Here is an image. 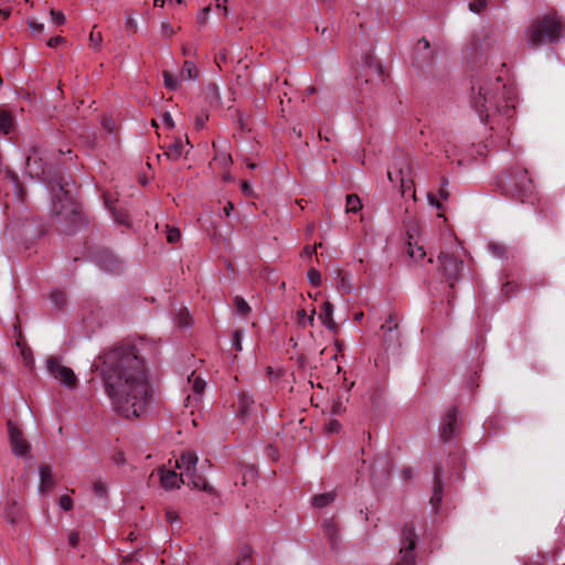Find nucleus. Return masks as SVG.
I'll list each match as a JSON object with an SVG mask.
<instances>
[{"label": "nucleus", "instance_id": "f257e3e1", "mask_svg": "<svg viewBox=\"0 0 565 565\" xmlns=\"http://www.w3.org/2000/svg\"><path fill=\"white\" fill-rule=\"evenodd\" d=\"M93 365L99 370L115 409L127 418L139 417L149 399V383L141 355H97Z\"/></svg>", "mask_w": 565, "mask_h": 565}, {"label": "nucleus", "instance_id": "f03ea898", "mask_svg": "<svg viewBox=\"0 0 565 565\" xmlns=\"http://www.w3.org/2000/svg\"><path fill=\"white\" fill-rule=\"evenodd\" d=\"M56 156L41 146H32L26 157L25 170L32 179L46 183L53 194L52 211L63 224L62 232L71 234L83 223V215L73 198V183L61 174Z\"/></svg>", "mask_w": 565, "mask_h": 565}, {"label": "nucleus", "instance_id": "7ed1b4c3", "mask_svg": "<svg viewBox=\"0 0 565 565\" xmlns=\"http://www.w3.org/2000/svg\"><path fill=\"white\" fill-rule=\"evenodd\" d=\"M470 104L481 121L497 114L509 119L515 111L513 89L503 84L500 76L494 81L482 79L473 83Z\"/></svg>", "mask_w": 565, "mask_h": 565}, {"label": "nucleus", "instance_id": "20e7f679", "mask_svg": "<svg viewBox=\"0 0 565 565\" xmlns=\"http://www.w3.org/2000/svg\"><path fill=\"white\" fill-rule=\"evenodd\" d=\"M564 32V21L557 12L537 17L525 29L526 43L532 49L558 42Z\"/></svg>", "mask_w": 565, "mask_h": 565}, {"label": "nucleus", "instance_id": "39448f33", "mask_svg": "<svg viewBox=\"0 0 565 565\" xmlns=\"http://www.w3.org/2000/svg\"><path fill=\"white\" fill-rule=\"evenodd\" d=\"M497 182L507 196L521 202H527L533 198L534 184L529 171L523 167L516 166L507 170L498 178Z\"/></svg>", "mask_w": 565, "mask_h": 565}, {"label": "nucleus", "instance_id": "423d86ee", "mask_svg": "<svg viewBox=\"0 0 565 565\" xmlns=\"http://www.w3.org/2000/svg\"><path fill=\"white\" fill-rule=\"evenodd\" d=\"M158 350V342L147 337L128 335L120 342H117L109 353H142L156 352Z\"/></svg>", "mask_w": 565, "mask_h": 565}, {"label": "nucleus", "instance_id": "0eeeda50", "mask_svg": "<svg viewBox=\"0 0 565 565\" xmlns=\"http://www.w3.org/2000/svg\"><path fill=\"white\" fill-rule=\"evenodd\" d=\"M89 257L104 270L118 274L122 269V263L107 248L85 246Z\"/></svg>", "mask_w": 565, "mask_h": 565}, {"label": "nucleus", "instance_id": "6e6552de", "mask_svg": "<svg viewBox=\"0 0 565 565\" xmlns=\"http://www.w3.org/2000/svg\"><path fill=\"white\" fill-rule=\"evenodd\" d=\"M416 533L413 523H406L402 530V541L399 555L401 558L397 565H414L415 564V547H416Z\"/></svg>", "mask_w": 565, "mask_h": 565}, {"label": "nucleus", "instance_id": "1a4fd4ad", "mask_svg": "<svg viewBox=\"0 0 565 565\" xmlns=\"http://www.w3.org/2000/svg\"><path fill=\"white\" fill-rule=\"evenodd\" d=\"M46 367L49 373L63 385L74 388L77 385V376L73 370L62 364V361L56 355H51L46 360Z\"/></svg>", "mask_w": 565, "mask_h": 565}, {"label": "nucleus", "instance_id": "9d476101", "mask_svg": "<svg viewBox=\"0 0 565 565\" xmlns=\"http://www.w3.org/2000/svg\"><path fill=\"white\" fill-rule=\"evenodd\" d=\"M439 271L449 281V287L454 288L455 281L459 279L463 263L454 255L441 253L438 256Z\"/></svg>", "mask_w": 565, "mask_h": 565}, {"label": "nucleus", "instance_id": "9b49d317", "mask_svg": "<svg viewBox=\"0 0 565 565\" xmlns=\"http://www.w3.org/2000/svg\"><path fill=\"white\" fill-rule=\"evenodd\" d=\"M383 330V342L385 345V351L395 352L402 347L401 343V332L398 329V323L395 321L393 316H390L388 320L382 324Z\"/></svg>", "mask_w": 565, "mask_h": 565}, {"label": "nucleus", "instance_id": "f8f14e48", "mask_svg": "<svg viewBox=\"0 0 565 565\" xmlns=\"http://www.w3.org/2000/svg\"><path fill=\"white\" fill-rule=\"evenodd\" d=\"M8 433L14 455L25 456L29 452L30 446L23 438L22 431L11 420L8 422Z\"/></svg>", "mask_w": 565, "mask_h": 565}, {"label": "nucleus", "instance_id": "ddd939ff", "mask_svg": "<svg viewBox=\"0 0 565 565\" xmlns=\"http://www.w3.org/2000/svg\"><path fill=\"white\" fill-rule=\"evenodd\" d=\"M105 321L106 311L102 307H92L83 317V324L88 333L95 332Z\"/></svg>", "mask_w": 565, "mask_h": 565}, {"label": "nucleus", "instance_id": "4468645a", "mask_svg": "<svg viewBox=\"0 0 565 565\" xmlns=\"http://www.w3.org/2000/svg\"><path fill=\"white\" fill-rule=\"evenodd\" d=\"M324 537L329 541L332 550H335L340 543L339 525L334 518H326L321 523Z\"/></svg>", "mask_w": 565, "mask_h": 565}, {"label": "nucleus", "instance_id": "2eb2a0df", "mask_svg": "<svg viewBox=\"0 0 565 565\" xmlns=\"http://www.w3.org/2000/svg\"><path fill=\"white\" fill-rule=\"evenodd\" d=\"M457 407H451L445 416V420L441 427V438L446 441L454 438L457 434Z\"/></svg>", "mask_w": 565, "mask_h": 565}, {"label": "nucleus", "instance_id": "dca6fc26", "mask_svg": "<svg viewBox=\"0 0 565 565\" xmlns=\"http://www.w3.org/2000/svg\"><path fill=\"white\" fill-rule=\"evenodd\" d=\"M160 483L166 490L180 488V484L188 483L183 473L178 475L174 470L160 469Z\"/></svg>", "mask_w": 565, "mask_h": 565}, {"label": "nucleus", "instance_id": "f3484780", "mask_svg": "<svg viewBox=\"0 0 565 565\" xmlns=\"http://www.w3.org/2000/svg\"><path fill=\"white\" fill-rule=\"evenodd\" d=\"M198 456L193 451L183 452L175 461V468L182 470L183 477L190 476L191 472L196 470Z\"/></svg>", "mask_w": 565, "mask_h": 565}, {"label": "nucleus", "instance_id": "a211bd4d", "mask_svg": "<svg viewBox=\"0 0 565 565\" xmlns=\"http://www.w3.org/2000/svg\"><path fill=\"white\" fill-rule=\"evenodd\" d=\"M254 398L247 392H241L237 398V415L241 419H245L252 413Z\"/></svg>", "mask_w": 565, "mask_h": 565}, {"label": "nucleus", "instance_id": "6ab92c4d", "mask_svg": "<svg viewBox=\"0 0 565 565\" xmlns=\"http://www.w3.org/2000/svg\"><path fill=\"white\" fill-rule=\"evenodd\" d=\"M40 472V492H45L54 486V479L52 475V468L49 465H41L39 468Z\"/></svg>", "mask_w": 565, "mask_h": 565}, {"label": "nucleus", "instance_id": "aec40b11", "mask_svg": "<svg viewBox=\"0 0 565 565\" xmlns=\"http://www.w3.org/2000/svg\"><path fill=\"white\" fill-rule=\"evenodd\" d=\"M188 484H192L193 488L203 490L207 493H214V488L206 481V479L200 476L196 470L185 477Z\"/></svg>", "mask_w": 565, "mask_h": 565}, {"label": "nucleus", "instance_id": "412c9836", "mask_svg": "<svg viewBox=\"0 0 565 565\" xmlns=\"http://www.w3.org/2000/svg\"><path fill=\"white\" fill-rule=\"evenodd\" d=\"M443 499V480H441V468L437 467L434 475V491L430 498L433 507H437Z\"/></svg>", "mask_w": 565, "mask_h": 565}, {"label": "nucleus", "instance_id": "4be33fe9", "mask_svg": "<svg viewBox=\"0 0 565 565\" xmlns=\"http://www.w3.org/2000/svg\"><path fill=\"white\" fill-rule=\"evenodd\" d=\"M332 313L333 306L329 301L323 302L322 309L319 312V319L328 329L335 331L338 326L332 318Z\"/></svg>", "mask_w": 565, "mask_h": 565}, {"label": "nucleus", "instance_id": "5701e85b", "mask_svg": "<svg viewBox=\"0 0 565 565\" xmlns=\"http://www.w3.org/2000/svg\"><path fill=\"white\" fill-rule=\"evenodd\" d=\"M418 51V63H430L433 61V52L430 50L429 41L426 38H422L417 42Z\"/></svg>", "mask_w": 565, "mask_h": 565}, {"label": "nucleus", "instance_id": "b1692460", "mask_svg": "<svg viewBox=\"0 0 565 565\" xmlns=\"http://www.w3.org/2000/svg\"><path fill=\"white\" fill-rule=\"evenodd\" d=\"M337 498L335 491H329L326 493H320L313 495L311 503L317 509H323L330 503H332Z\"/></svg>", "mask_w": 565, "mask_h": 565}, {"label": "nucleus", "instance_id": "393cba45", "mask_svg": "<svg viewBox=\"0 0 565 565\" xmlns=\"http://www.w3.org/2000/svg\"><path fill=\"white\" fill-rule=\"evenodd\" d=\"M183 152V142L181 139L174 140L163 152V156H166L170 160H178Z\"/></svg>", "mask_w": 565, "mask_h": 565}, {"label": "nucleus", "instance_id": "a878e982", "mask_svg": "<svg viewBox=\"0 0 565 565\" xmlns=\"http://www.w3.org/2000/svg\"><path fill=\"white\" fill-rule=\"evenodd\" d=\"M188 381L192 382V390L195 394L202 395L204 393L206 383L202 377L195 376L194 371L188 376Z\"/></svg>", "mask_w": 565, "mask_h": 565}, {"label": "nucleus", "instance_id": "bb28decb", "mask_svg": "<svg viewBox=\"0 0 565 565\" xmlns=\"http://www.w3.org/2000/svg\"><path fill=\"white\" fill-rule=\"evenodd\" d=\"M181 77L184 79H195L198 77V70L193 62L184 61Z\"/></svg>", "mask_w": 565, "mask_h": 565}, {"label": "nucleus", "instance_id": "cd10ccee", "mask_svg": "<svg viewBox=\"0 0 565 565\" xmlns=\"http://www.w3.org/2000/svg\"><path fill=\"white\" fill-rule=\"evenodd\" d=\"M111 214H113L114 220L118 224H121L126 227H130L131 223H130L129 214L125 210L113 207Z\"/></svg>", "mask_w": 565, "mask_h": 565}, {"label": "nucleus", "instance_id": "c85d7f7f", "mask_svg": "<svg viewBox=\"0 0 565 565\" xmlns=\"http://www.w3.org/2000/svg\"><path fill=\"white\" fill-rule=\"evenodd\" d=\"M19 514V508L17 501H9L4 508V516L10 523H14Z\"/></svg>", "mask_w": 565, "mask_h": 565}, {"label": "nucleus", "instance_id": "c756f323", "mask_svg": "<svg viewBox=\"0 0 565 565\" xmlns=\"http://www.w3.org/2000/svg\"><path fill=\"white\" fill-rule=\"evenodd\" d=\"M406 172L403 168H401L397 172V177L399 178L401 182V191L402 194L405 195L408 191H412L414 189V182L411 179H406Z\"/></svg>", "mask_w": 565, "mask_h": 565}, {"label": "nucleus", "instance_id": "7c9ffc66", "mask_svg": "<svg viewBox=\"0 0 565 565\" xmlns=\"http://www.w3.org/2000/svg\"><path fill=\"white\" fill-rule=\"evenodd\" d=\"M345 209L347 212H359L362 209L360 198L356 194H348Z\"/></svg>", "mask_w": 565, "mask_h": 565}, {"label": "nucleus", "instance_id": "2f4dec72", "mask_svg": "<svg viewBox=\"0 0 565 565\" xmlns=\"http://www.w3.org/2000/svg\"><path fill=\"white\" fill-rule=\"evenodd\" d=\"M11 127H12L11 115L6 110L0 109V131H2L3 134L7 135L10 132Z\"/></svg>", "mask_w": 565, "mask_h": 565}, {"label": "nucleus", "instance_id": "473e14b6", "mask_svg": "<svg viewBox=\"0 0 565 565\" xmlns=\"http://www.w3.org/2000/svg\"><path fill=\"white\" fill-rule=\"evenodd\" d=\"M366 63L369 67L374 72V76L384 82V70L383 66L375 60V57L367 56Z\"/></svg>", "mask_w": 565, "mask_h": 565}, {"label": "nucleus", "instance_id": "72a5a7b5", "mask_svg": "<svg viewBox=\"0 0 565 565\" xmlns=\"http://www.w3.org/2000/svg\"><path fill=\"white\" fill-rule=\"evenodd\" d=\"M177 323L180 328L190 327L192 323V317L188 309H180L177 315Z\"/></svg>", "mask_w": 565, "mask_h": 565}, {"label": "nucleus", "instance_id": "f704fd0d", "mask_svg": "<svg viewBox=\"0 0 565 565\" xmlns=\"http://www.w3.org/2000/svg\"><path fill=\"white\" fill-rule=\"evenodd\" d=\"M50 299L57 309H62L66 305V296L63 291L53 290L50 294Z\"/></svg>", "mask_w": 565, "mask_h": 565}, {"label": "nucleus", "instance_id": "c9c22d12", "mask_svg": "<svg viewBox=\"0 0 565 565\" xmlns=\"http://www.w3.org/2000/svg\"><path fill=\"white\" fill-rule=\"evenodd\" d=\"M14 332H15V345L20 350L19 353H21V354L31 353L25 339L23 338L21 331L17 328V326H14Z\"/></svg>", "mask_w": 565, "mask_h": 565}, {"label": "nucleus", "instance_id": "e433bc0d", "mask_svg": "<svg viewBox=\"0 0 565 565\" xmlns=\"http://www.w3.org/2000/svg\"><path fill=\"white\" fill-rule=\"evenodd\" d=\"M235 565H253L252 550L248 546L244 547L239 552V555H238V558H237Z\"/></svg>", "mask_w": 565, "mask_h": 565}, {"label": "nucleus", "instance_id": "4c0bfd02", "mask_svg": "<svg viewBox=\"0 0 565 565\" xmlns=\"http://www.w3.org/2000/svg\"><path fill=\"white\" fill-rule=\"evenodd\" d=\"M162 76H163V81H164V86L168 89L175 90L179 88L178 79L171 72L163 71Z\"/></svg>", "mask_w": 565, "mask_h": 565}, {"label": "nucleus", "instance_id": "58836bf2", "mask_svg": "<svg viewBox=\"0 0 565 565\" xmlns=\"http://www.w3.org/2000/svg\"><path fill=\"white\" fill-rule=\"evenodd\" d=\"M234 305L237 312L243 316L247 315L250 310L249 305L242 297L236 296L234 298Z\"/></svg>", "mask_w": 565, "mask_h": 565}, {"label": "nucleus", "instance_id": "ea45409f", "mask_svg": "<svg viewBox=\"0 0 565 565\" xmlns=\"http://www.w3.org/2000/svg\"><path fill=\"white\" fill-rule=\"evenodd\" d=\"M408 255L411 258H413L415 260H419V259L424 258V256L426 255V252L424 250V248L422 246H417V245L413 246L409 243Z\"/></svg>", "mask_w": 565, "mask_h": 565}, {"label": "nucleus", "instance_id": "a19ab883", "mask_svg": "<svg viewBox=\"0 0 565 565\" xmlns=\"http://www.w3.org/2000/svg\"><path fill=\"white\" fill-rule=\"evenodd\" d=\"M308 280L309 282L315 286V287H318L320 284H321V275H320V271L317 270L316 268H310L308 270Z\"/></svg>", "mask_w": 565, "mask_h": 565}, {"label": "nucleus", "instance_id": "79ce46f5", "mask_svg": "<svg viewBox=\"0 0 565 565\" xmlns=\"http://www.w3.org/2000/svg\"><path fill=\"white\" fill-rule=\"evenodd\" d=\"M488 6V0H473L469 3L470 11L475 13L482 12Z\"/></svg>", "mask_w": 565, "mask_h": 565}, {"label": "nucleus", "instance_id": "37998d69", "mask_svg": "<svg viewBox=\"0 0 565 565\" xmlns=\"http://www.w3.org/2000/svg\"><path fill=\"white\" fill-rule=\"evenodd\" d=\"M50 13H51L52 22L54 24L61 25V24L65 23L66 19H65V15H64V13L62 11L52 9Z\"/></svg>", "mask_w": 565, "mask_h": 565}, {"label": "nucleus", "instance_id": "c03bdc74", "mask_svg": "<svg viewBox=\"0 0 565 565\" xmlns=\"http://www.w3.org/2000/svg\"><path fill=\"white\" fill-rule=\"evenodd\" d=\"M181 237L179 228L168 227L167 241L171 244L177 243Z\"/></svg>", "mask_w": 565, "mask_h": 565}, {"label": "nucleus", "instance_id": "a18cd8bd", "mask_svg": "<svg viewBox=\"0 0 565 565\" xmlns=\"http://www.w3.org/2000/svg\"><path fill=\"white\" fill-rule=\"evenodd\" d=\"M93 488H94V493H95L97 497L103 498V497H105V495H106V493H107V487H106V484H105L103 481H100V480L95 481V482H94Z\"/></svg>", "mask_w": 565, "mask_h": 565}, {"label": "nucleus", "instance_id": "49530a36", "mask_svg": "<svg viewBox=\"0 0 565 565\" xmlns=\"http://www.w3.org/2000/svg\"><path fill=\"white\" fill-rule=\"evenodd\" d=\"M60 507L65 510L70 511L73 508V500L70 495L63 494L58 500Z\"/></svg>", "mask_w": 565, "mask_h": 565}, {"label": "nucleus", "instance_id": "de8ad7c7", "mask_svg": "<svg viewBox=\"0 0 565 565\" xmlns=\"http://www.w3.org/2000/svg\"><path fill=\"white\" fill-rule=\"evenodd\" d=\"M447 185H448V180L446 178H443L438 193H439L440 198H443L444 200H447L450 195V193L447 189Z\"/></svg>", "mask_w": 565, "mask_h": 565}, {"label": "nucleus", "instance_id": "09e8293b", "mask_svg": "<svg viewBox=\"0 0 565 565\" xmlns=\"http://www.w3.org/2000/svg\"><path fill=\"white\" fill-rule=\"evenodd\" d=\"M233 347L236 351H242V332L236 330L233 334Z\"/></svg>", "mask_w": 565, "mask_h": 565}, {"label": "nucleus", "instance_id": "8fccbe9b", "mask_svg": "<svg viewBox=\"0 0 565 565\" xmlns=\"http://www.w3.org/2000/svg\"><path fill=\"white\" fill-rule=\"evenodd\" d=\"M515 289H516V285L514 282H512V281H507L502 286V292L507 297H510L512 294H514Z\"/></svg>", "mask_w": 565, "mask_h": 565}, {"label": "nucleus", "instance_id": "3c124183", "mask_svg": "<svg viewBox=\"0 0 565 565\" xmlns=\"http://www.w3.org/2000/svg\"><path fill=\"white\" fill-rule=\"evenodd\" d=\"M89 40L94 46H98L102 43V33L95 32L94 30L89 34Z\"/></svg>", "mask_w": 565, "mask_h": 565}, {"label": "nucleus", "instance_id": "603ef678", "mask_svg": "<svg viewBox=\"0 0 565 565\" xmlns=\"http://www.w3.org/2000/svg\"><path fill=\"white\" fill-rule=\"evenodd\" d=\"M65 42V39L61 35H56V36H53L51 38L49 41H47V45L50 47H56L58 46L60 44L64 43Z\"/></svg>", "mask_w": 565, "mask_h": 565}, {"label": "nucleus", "instance_id": "864d4df0", "mask_svg": "<svg viewBox=\"0 0 565 565\" xmlns=\"http://www.w3.org/2000/svg\"><path fill=\"white\" fill-rule=\"evenodd\" d=\"M209 119L207 114H201L195 118V126L198 129H202L205 126V122Z\"/></svg>", "mask_w": 565, "mask_h": 565}, {"label": "nucleus", "instance_id": "5fc2aeb1", "mask_svg": "<svg viewBox=\"0 0 565 565\" xmlns=\"http://www.w3.org/2000/svg\"><path fill=\"white\" fill-rule=\"evenodd\" d=\"M166 519H167V522H169L170 524H173L174 522L179 521V514L174 510H167Z\"/></svg>", "mask_w": 565, "mask_h": 565}, {"label": "nucleus", "instance_id": "6e6d98bb", "mask_svg": "<svg viewBox=\"0 0 565 565\" xmlns=\"http://www.w3.org/2000/svg\"><path fill=\"white\" fill-rule=\"evenodd\" d=\"M125 25L127 30L134 33L137 31V22L131 15L127 17Z\"/></svg>", "mask_w": 565, "mask_h": 565}, {"label": "nucleus", "instance_id": "4d7b16f0", "mask_svg": "<svg viewBox=\"0 0 565 565\" xmlns=\"http://www.w3.org/2000/svg\"><path fill=\"white\" fill-rule=\"evenodd\" d=\"M211 11L210 7L204 8L198 15V22L201 24H205L209 13Z\"/></svg>", "mask_w": 565, "mask_h": 565}, {"label": "nucleus", "instance_id": "13d9d810", "mask_svg": "<svg viewBox=\"0 0 565 565\" xmlns=\"http://www.w3.org/2000/svg\"><path fill=\"white\" fill-rule=\"evenodd\" d=\"M79 542V534L77 532H71L68 535V544L72 547H76Z\"/></svg>", "mask_w": 565, "mask_h": 565}, {"label": "nucleus", "instance_id": "bf43d9fd", "mask_svg": "<svg viewBox=\"0 0 565 565\" xmlns=\"http://www.w3.org/2000/svg\"><path fill=\"white\" fill-rule=\"evenodd\" d=\"M161 30L164 36H171L174 34L173 28L168 22L161 24Z\"/></svg>", "mask_w": 565, "mask_h": 565}, {"label": "nucleus", "instance_id": "052dcab7", "mask_svg": "<svg viewBox=\"0 0 565 565\" xmlns=\"http://www.w3.org/2000/svg\"><path fill=\"white\" fill-rule=\"evenodd\" d=\"M162 121L163 124L168 127V128H173L174 127V122H173V119H172V116L170 113H164L163 116H162Z\"/></svg>", "mask_w": 565, "mask_h": 565}, {"label": "nucleus", "instance_id": "680f3d73", "mask_svg": "<svg viewBox=\"0 0 565 565\" xmlns=\"http://www.w3.org/2000/svg\"><path fill=\"white\" fill-rule=\"evenodd\" d=\"M29 26H30V29H32L33 31L39 32V33H41L44 30V25L42 23H38L35 21H30Z\"/></svg>", "mask_w": 565, "mask_h": 565}, {"label": "nucleus", "instance_id": "e2e57ef3", "mask_svg": "<svg viewBox=\"0 0 565 565\" xmlns=\"http://www.w3.org/2000/svg\"><path fill=\"white\" fill-rule=\"evenodd\" d=\"M334 345H335V348L338 350V353H342L345 350V345H344L343 340H341L339 338H335Z\"/></svg>", "mask_w": 565, "mask_h": 565}, {"label": "nucleus", "instance_id": "0e129e2a", "mask_svg": "<svg viewBox=\"0 0 565 565\" xmlns=\"http://www.w3.org/2000/svg\"><path fill=\"white\" fill-rule=\"evenodd\" d=\"M428 201L431 205L436 206L437 209H441V203L435 198L434 194L429 193L428 194Z\"/></svg>", "mask_w": 565, "mask_h": 565}, {"label": "nucleus", "instance_id": "69168bd1", "mask_svg": "<svg viewBox=\"0 0 565 565\" xmlns=\"http://www.w3.org/2000/svg\"><path fill=\"white\" fill-rule=\"evenodd\" d=\"M24 356V365L28 366V367H32L33 363H34V360H33V354H30V355H23Z\"/></svg>", "mask_w": 565, "mask_h": 565}, {"label": "nucleus", "instance_id": "338daca9", "mask_svg": "<svg viewBox=\"0 0 565 565\" xmlns=\"http://www.w3.org/2000/svg\"><path fill=\"white\" fill-rule=\"evenodd\" d=\"M412 476H413V472H412L411 468H404L403 469V477H404L405 480L411 479Z\"/></svg>", "mask_w": 565, "mask_h": 565}, {"label": "nucleus", "instance_id": "774afa93", "mask_svg": "<svg viewBox=\"0 0 565 565\" xmlns=\"http://www.w3.org/2000/svg\"><path fill=\"white\" fill-rule=\"evenodd\" d=\"M136 559V554H129L122 559V564L131 563Z\"/></svg>", "mask_w": 565, "mask_h": 565}]
</instances>
